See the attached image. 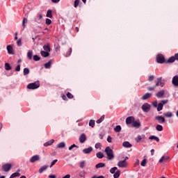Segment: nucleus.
<instances>
[{
  "instance_id": "nucleus-1",
  "label": "nucleus",
  "mask_w": 178,
  "mask_h": 178,
  "mask_svg": "<svg viewBox=\"0 0 178 178\" xmlns=\"http://www.w3.org/2000/svg\"><path fill=\"white\" fill-rule=\"evenodd\" d=\"M155 86L154 87H148L147 90L148 91H154L156 87H163L165 86V80H162V77H159L156 79V81H155Z\"/></svg>"
},
{
  "instance_id": "nucleus-2",
  "label": "nucleus",
  "mask_w": 178,
  "mask_h": 178,
  "mask_svg": "<svg viewBox=\"0 0 178 178\" xmlns=\"http://www.w3.org/2000/svg\"><path fill=\"white\" fill-rule=\"evenodd\" d=\"M105 152L107 155V159L109 161H112L115 158V156L113 155V150L111 149L109 146H107L105 149Z\"/></svg>"
},
{
  "instance_id": "nucleus-3",
  "label": "nucleus",
  "mask_w": 178,
  "mask_h": 178,
  "mask_svg": "<svg viewBox=\"0 0 178 178\" xmlns=\"http://www.w3.org/2000/svg\"><path fill=\"white\" fill-rule=\"evenodd\" d=\"M39 87H40V82L36 81V82L31 83L28 84L26 86V88H28V90H37V88H39Z\"/></svg>"
},
{
  "instance_id": "nucleus-4",
  "label": "nucleus",
  "mask_w": 178,
  "mask_h": 178,
  "mask_svg": "<svg viewBox=\"0 0 178 178\" xmlns=\"http://www.w3.org/2000/svg\"><path fill=\"white\" fill-rule=\"evenodd\" d=\"M168 100H161V102L158 104V107H157V111L158 112H161V111H162V109H163V105H166V104H168Z\"/></svg>"
},
{
  "instance_id": "nucleus-5",
  "label": "nucleus",
  "mask_w": 178,
  "mask_h": 178,
  "mask_svg": "<svg viewBox=\"0 0 178 178\" xmlns=\"http://www.w3.org/2000/svg\"><path fill=\"white\" fill-rule=\"evenodd\" d=\"M175 60H178V53L175 54L174 56L170 57L166 63H173Z\"/></svg>"
},
{
  "instance_id": "nucleus-6",
  "label": "nucleus",
  "mask_w": 178,
  "mask_h": 178,
  "mask_svg": "<svg viewBox=\"0 0 178 178\" xmlns=\"http://www.w3.org/2000/svg\"><path fill=\"white\" fill-rule=\"evenodd\" d=\"M12 169V164L11 163H6L2 165V170L3 172H9Z\"/></svg>"
},
{
  "instance_id": "nucleus-7",
  "label": "nucleus",
  "mask_w": 178,
  "mask_h": 178,
  "mask_svg": "<svg viewBox=\"0 0 178 178\" xmlns=\"http://www.w3.org/2000/svg\"><path fill=\"white\" fill-rule=\"evenodd\" d=\"M157 63H165V56L162 54H159L156 56Z\"/></svg>"
},
{
  "instance_id": "nucleus-8",
  "label": "nucleus",
  "mask_w": 178,
  "mask_h": 178,
  "mask_svg": "<svg viewBox=\"0 0 178 178\" xmlns=\"http://www.w3.org/2000/svg\"><path fill=\"white\" fill-rule=\"evenodd\" d=\"M151 109V106L148 104V103H145L143 106H142V110L143 111V112H149Z\"/></svg>"
},
{
  "instance_id": "nucleus-9",
  "label": "nucleus",
  "mask_w": 178,
  "mask_h": 178,
  "mask_svg": "<svg viewBox=\"0 0 178 178\" xmlns=\"http://www.w3.org/2000/svg\"><path fill=\"white\" fill-rule=\"evenodd\" d=\"M79 143H81V144H83V143H86V141H87V136H86L85 134H81V136H79Z\"/></svg>"
},
{
  "instance_id": "nucleus-10",
  "label": "nucleus",
  "mask_w": 178,
  "mask_h": 178,
  "mask_svg": "<svg viewBox=\"0 0 178 178\" xmlns=\"http://www.w3.org/2000/svg\"><path fill=\"white\" fill-rule=\"evenodd\" d=\"M38 161H40V156L34 155L30 159L29 162H31V163H34V162H37Z\"/></svg>"
},
{
  "instance_id": "nucleus-11",
  "label": "nucleus",
  "mask_w": 178,
  "mask_h": 178,
  "mask_svg": "<svg viewBox=\"0 0 178 178\" xmlns=\"http://www.w3.org/2000/svg\"><path fill=\"white\" fill-rule=\"evenodd\" d=\"M118 166L119 168H126V166H127V161H126V160L120 161L118 163Z\"/></svg>"
},
{
  "instance_id": "nucleus-12",
  "label": "nucleus",
  "mask_w": 178,
  "mask_h": 178,
  "mask_svg": "<svg viewBox=\"0 0 178 178\" xmlns=\"http://www.w3.org/2000/svg\"><path fill=\"white\" fill-rule=\"evenodd\" d=\"M136 143H140L141 141H144L145 140V135L142 134V135H138L136 138H135Z\"/></svg>"
},
{
  "instance_id": "nucleus-13",
  "label": "nucleus",
  "mask_w": 178,
  "mask_h": 178,
  "mask_svg": "<svg viewBox=\"0 0 178 178\" xmlns=\"http://www.w3.org/2000/svg\"><path fill=\"white\" fill-rule=\"evenodd\" d=\"M155 120H157L159 123H161V124H163V123H165V118L161 116V115H158L156 117H155Z\"/></svg>"
},
{
  "instance_id": "nucleus-14",
  "label": "nucleus",
  "mask_w": 178,
  "mask_h": 178,
  "mask_svg": "<svg viewBox=\"0 0 178 178\" xmlns=\"http://www.w3.org/2000/svg\"><path fill=\"white\" fill-rule=\"evenodd\" d=\"M135 120L134 117L133 116H129L126 118V124H131Z\"/></svg>"
},
{
  "instance_id": "nucleus-15",
  "label": "nucleus",
  "mask_w": 178,
  "mask_h": 178,
  "mask_svg": "<svg viewBox=\"0 0 178 178\" xmlns=\"http://www.w3.org/2000/svg\"><path fill=\"white\" fill-rule=\"evenodd\" d=\"M172 83L175 87H178V76L176 75L172 78Z\"/></svg>"
},
{
  "instance_id": "nucleus-16",
  "label": "nucleus",
  "mask_w": 178,
  "mask_h": 178,
  "mask_svg": "<svg viewBox=\"0 0 178 178\" xmlns=\"http://www.w3.org/2000/svg\"><path fill=\"white\" fill-rule=\"evenodd\" d=\"M82 152L86 154H91L92 152V147H89L88 148L83 149Z\"/></svg>"
},
{
  "instance_id": "nucleus-17",
  "label": "nucleus",
  "mask_w": 178,
  "mask_h": 178,
  "mask_svg": "<svg viewBox=\"0 0 178 178\" xmlns=\"http://www.w3.org/2000/svg\"><path fill=\"white\" fill-rule=\"evenodd\" d=\"M141 127V122L140 121H134L132 123V127H136V129H138V127Z\"/></svg>"
},
{
  "instance_id": "nucleus-18",
  "label": "nucleus",
  "mask_w": 178,
  "mask_h": 178,
  "mask_svg": "<svg viewBox=\"0 0 178 178\" xmlns=\"http://www.w3.org/2000/svg\"><path fill=\"white\" fill-rule=\"evenodd\" d=\"M163 95H165V90H160L159 92H158L156 94V97H157V98H163Z\"/></svg>"
},
{
  "instance_id": "nucleus-19",
  "label": "nucleus",
  "mask_w": 178,
  "mask_h": 178,
  "mask_svg": "<svg viewBox=\"0 0 178 178\" xmlns=\"http://www.w3.org/2000/svg\"><path fill=\"white\" fill-rule=\"evenodd\" d=\"M132 146L129 141H125L122 143V147H124V148H131Z\"/></svg>"
},
{
  "instance_id": "nucleus-20",
  "label": "nucleus",
  "mask_w": 178,
  "mask_h": 178,
  "mask_svg": "<svg viewBox=\"0 0 178 178\" xmlns=\"http://www.w3.org/2000/svg\"><path fill=\"white\" fill-rule=\"evenodd\" d=\"M151 97H152V95L149 92H147L142 97V99L143 100L148 99L149 98H151Z\"/></svg>"
},
{
  "instance_id": "nucleus-21",
  "label": "nucleus",
  "mask_w": 178,
  "mask_h": 178,
  "mask_svg": "<svg viewBox=\"0 0 178 178\" xmlns=\"http://www.w3.org/2000/svg\"><path fill=\"white\" fill-rule=\"evenodd\" d=\"M54 143H55V140L54 139H51V140L46 142L45 143H44V146L49 147V145H52L54 144Z\"/></svg>"
},
{
  "instance_id": "nucleus-22",
  "label": "nucleus",
  "mask_w": 178,
  "mask_h": 178,
  "mask_svg": "<svg viewBox=\"0 0 178 178\" xmlns=\"http://www.w3.org/2000/svg\"><path fill=\"white\" fill-rule=\"evenodd\" d=\"M19 172H20V170H18L17 172L13 173L10 178L19 177L20 176V173Z\"/></svg>"
},
{
  "instance_id": "nucleus-23",
  "label": "nucleus",
  "mask_w": 178,
  "mask_h": 178,
  "mask_svg": "<svg viewBox=\"0 0 178 178\" xmlns=\"http://www.w3.org/2000/svg\"><path fill=\"white\" fill-rule=\"evenodd\" d=\"M7 51L8 54L13 55V47L11 45L7 46Z\"/></svg>"
},
{
  "instance_id": "nucleus-24",
  "label": "nucleus",
  "mask_w": 178,
  "mask_h": 178,
  "mask_svg": "<svg viewBox=\"0 0 178 178\" xmlns=\"http://www.w3.org/2000/svg\"><path fill=\"white\" fill-rule=\"evenodd\" d=\"M168 159H169V156H163L160 159L159 163H162V162L168 161Z\"/></svg>"
},
{
  "instance_id": "nucleus-25",
  "label": "nucleus",
  "mask_w": 178,
  "mask_h": 178,
  "mask_svg": "<svg viewBox=\"0 0 178 178\" xmlns=\"http://www.w3.org/2000/svg\"><path fill=\"white\" fill-rule=\"evenodd\" d=\"M40 55H42V56H43V58H47V57L49 56V51H41Z\"/></svg>"
},
{
  "instance_id": "nucleus-26",
  "label": "nucleus",
  "mask_w": 178,
  "mask_h": 178,
  "mask_svg": "<svg viewBox=\"0 0 178 178\" xmlns=\"http://www.w3.org/2000/svg\"><path fill=\"white\" fill-rule=\"evenodd\" d=\"M47 169H48V165H43L39 169L38 172L42 173V172H44Z\"/></svg>"
},
{
  "instance_id": "nucleus-27",
  "label": "nucleus",
  "mask_w": 178,
  "mask_h": 178,
  "mask_svg": "<svg viewBox=\"0 0 178 178\" xmlns=\"http://www.w3.org/2000/svg\"><path fill=\"white\" fill-rule=\"evenodd\" d=\"M51 65H52V60L44 64L45 69H51Z\"/></svg>"
},
{
  "instance_id": "nucleus-28",
  "label": "nucleus",
  "mask_w": 178,
  "mask_h": 178,
  "mask_svg": "<svg viewBox=\"0 0 178 178\" xmlns=\"http://www.w3.org/2000/svg\"><path fill=\"white\" fill-rule=\"evenodd\" d=\"M43 49L46 51V52H51V47H49V44H44L43 46Z\"/></svg>"
},
{
  "instance_id": "nucleus-29",
  "label": "nucleus",
  "mask_w": 178,
  "mask_h": 178,
  "mask_svg": "<svg viewBox=\"0 0 178 178\" xmlns=\"http://www.w3.org/2000/svg\"><path fill=\"white\" fill-rule=\"evenodd\" d=\"M114 131H115V133H120V131H122V127L120 125H117L114 128Z\"/></svg>"
},
{
  "instance_id": "nucleus-30",
  "label": "nucleus",
  "mask_w": 178,
  "mask_h": 178,
  "mask_svg": "<svg viewBox=\"0 0 178 178\" xmlns=\"http://www.w3.org/2000/svg\"><path fill=\"white\" fill-rule=\"evenodd\" d=\"M149 140H154L156 143H159V138L156 136H151L149 137Z\"/></svg>"
},
{
  "instance_id": "nucleus-31",
  "label": "nucleus",
  "mask_w": 178,
  "mask_h": 178,
  "mask_svg": "<svg viewBox=\"0 0 178 178\" xmlns=\"http://www.w3.org/2000/svg\"><path fill=\"white\" fill-rule=\"evenodd\" d=\"M104 120H105V115H102L100 119H99L96 121V123H97V124H99V123H102V122H104Z\"/></svg>"
},
{
  "instance_id": "nucleus-32",
  "label": "nucleus",
  "mask_w": 178,
  "mask_h": 178,
  "mask_svg": "<svg viewBox=\"0 0 178 178\" xmlns=\"http://www.w3.org/2000/svg\"><path fill=\"white\" fill-rule=\"evenodd\" d=\"M96 169H99V168H105L104 163H99L95 165Z\"/></svg>"
},
{
  "instance_id": "nucleus-33",
  "label": "nucleus",
  "mask_w": 178,
  "mask_h": 178,
  "mask_svg": "<svg viewBox=\"0 0 178 178\" xmlns=\"http://www.w3.org/2000/svg\"><path fill=\"white\" fill-rule=\"evenodd\" d=\"M163 115H164V116H165V118H172V116H173V113H172V112H170V111L164 113Z\"/></svg>"
},
{
  "instance_id": "nucleus-34",
  "label": "nucleus",
  "mask_w": 178,
  "mask_h": 178,
  "mask_svg": "<svg viewBox=\"0 0 178 178\" xmlns=\"http://www.w3.org/2000/svg\"><path fill=\"white\" fill-rule=\"evenodd\" d=\"M96 156L99 158V159H102V158H104V153L99 152L96 154Z\"/></svg>"
},
{
  "instance_id": "nucleus-35",
  "label": "nucleus",
  "mask_w": 178,
  "mask_h": 178,
  "mask_svg": "<svg viewBox=\"0 0 178 178\" xmlns=\"http://www.w3.org/2000/svg\"><path fill=\"white\" fill-rule=\"evenodd\" d=\"M27 56H28L29 59H30V60H31V59H33V51L29 50L27 53Z\"/></svg>"
},
{
  "instance_id": "nucleus-36",
  "label": "nucleus",
  "mask_w": 178,
  "mask_h": 178,
  "mask_svg": "<svg viewBox=\"0 0 178 178\" xmlns=\"http://www.w3.org/2000/svg\"><path fill=\"white\" fill-rule=\"evenodd\" d=\"M65 147H66V144L63 142H61L57 145V148H65Z\"/></svg>"
},
{
  "instance_id": "nucleus-37",
  "label": "nucleus",
  "mask_w": 178,
  "mask_h": 178,
  "mask_svg": "<svg viewBox=\"0 0 178 178\" xmlns=\"http://www.w3.org/2000/svg\"><path fill=\"white\" fill-rule=\"evenodd\" d=\"M115 174L113 175V177L114 178H119L120 176V170H118L115 172H114Z\"/></svg>"
},
{
  "instance_id": "nucleus-38",
  "label": "nucleus",
  "mask_w": 178,
  "mask_h": 178,
  "mask_svg": "<svg viewBox=\"0 0 178 178\" xmlns=\"http://www.w3.org/2000/svg\"><path fill=\"white\" fill-rule=\"evenodd\" d=\"M89 126L90 127L94 128V127L95 126V120H90L89 122Z\"/></svg>"
},
{
  "instance_id": "nucleus-39",
  "label": "nucleus",
  "mask_w": 178,
  "mask_h": 178,
  "mask_svg": "<svg viewBox=\"0 0 178 178\" xmlns=\"http://www.w3.org/2000/svg\"><path fill=\"white\" fill-rule=\"evenodd\" d=\"M46 16H47V17H49L50 19H51V17H52V10H48Z\"/></svg>"
},
{
  "instance_id": "nucleus-40",
  "label": "nucleus",
  "mask_w": 178,
  "mask_h": 178,
  "mask_svg": "<svg viewBox=\"0 0 178 178\" xmlns=\"http://www.w3.org/2000/svg\"><path fill=\"white\" fill-rule=\"evenodd\" d=\"M5 69L6 70H12V67H10V65L8 63H5Z\"/></svg>"
},
{
  "instance_id": "nucleus-41",
  "label": "nucleus",
  "mask_w": 178,
  "mask_h": 178,
  "mask_svg": "<svg viewBox=\"0 0 178 178\" xmlns=\"http://www.w3.org/2000/svg\"><path fill=\"white\" fill-rule=\"evenodd\" d=\"M156 130H157L158 131H162L163 130V127H162V125L158 124L156 127Z\"/></svg>"
},
{
  "instance_id": "nucleus-42",
  "label": "nucleus",
  "mask_w": 178,
  "mask_h": 178,
  "mask_svg": "<svg viewBox=\"0 0 178 178\" xmlns=\"http://www.w3.org/2000/svg\"><path fill=\"white\" fill-rule=\"evenodd\" d=\"M85 166H86V161H81L79 163V168H81V169H84Z\"/></svg>"
},
{
  "instance_id": "nucleus-43",
  "label": "nucleus",
  "mask_w": 178,
  "mask_h": 178,
  "mask_svg": "<svg viewBox=\"0 0 178 178\" xmlns=\"http://www.w3.org/2000/svg\"><path fill=\"white\" fill-rule=\"evenodd\" d=\"M30 73V70L27 67L24 69V76H27Z\"/></svg>"
},
{
  "instance_id": "nucleus-44",
  "label": "nucleus",
  "mask_w": 178,
  "mask_h": 178,
  "mask_svg": "<svg viewBox=\"0 0 178 178\" xmlns=\"http://www.w3.org/2000/svg\"><path fill=\"white\" fill-rule=\"evenodd\" d=\"M73 148H79V146L76 145V144H73L68 147L69 151H72Z\"/></svg>"
},
{
  "instance_id": "nucleus-45",
  "label": "nucleus",
  "mask_w": 178,
  "mask_h": 178,
  "mask_svg": "<svg viewBox=\"0 0 178 178\" xmlns=\"http://www.w3.org/2000/svg\"><path fill=\"white\" fill-rule=\"evenodd\" d=\"M80 3V0H75L74 2V7L77 8Z\"/></svg>"
},
{
  "instance_id": "nucleus-46",
  "label": "nucleus",
  "mask_w": 178,
  "mask_h": 178,
  "mask_svg": "<svg viewBox=\"0 0 178 178\" xmlns=\"http://www.w3.org/2000/svg\"><path fill=\"white\" fill-rule=\"evenodd\" d=\"M116 170H118V168L117 167H114V168H112L111 170H110V172L113 175L115 173V172H116Z\"/></svg>"
},
{
  "instance_id": "nucleus-47",
  "label": "nucleus",
  "mask_w": 178,
  "mask_h": 178,
  "mask_svg": "<svg viewBox=\"0 0 178 178\" xmlns=\"http://www.w3.org/2000/svg\"><path fill=\"white\" fill-rule=\"evenodd\" d=\"M67 98H69V99H73V98H74V96L72 95V93H70V92H67Z\"/></svg>"
},
{
  "instance_id": "nucleus-48",
  "label": "nucleus",
  "mask_w": 178,
  "mask_h": 178,
  "mask_svg": "<svg viewBox=\"0 0 178 178\" xmlns=\"http://www.w3.org/2000/svg\"><path fill=\"white\" fill-rule=\"evenodd\" d=\"M41 59V58H40V56H38V55H35L33 56V60H35V62L40 60Z\"/></svg>"
},
{
  "instance_id": "nucleus-49",
  "label": "nucleus",
  "mask_w": 178,
  "mask_h": 178,
  "mask_svg": "<svg viewBox=\"0 0 178 178\" xmlns=\"http://www.w3.org/2000/svg\"><path fill=\"white\" fill-rule=\"evenodd\" d=\"M140 165L141 166H143V167L147 165V159H143L141 161Z\"/></svg>"
},
{
  "instance_id": "nucleus-50",
  "label": "nucleus",
  "mask_w": 178,
  "mask_h": 178,
  "mask_svg": "<svg viewBox=\"0 0 178 178\" xmlns=\"http://www.w3.org/2000/svg\"><path fill=\"white\" fill-rule=\"evenodd\" d=\"M26 23H27V19L26 17H24L22 21V26L24 28L26 27Z\"/></svg>"
},
{
  "instance_id": "nucleus-51",
  "label": "nucleus",
  "mask_w": 178,
  "mask_h": 178,
  "mask_svg": "<svg viewBox=\"0 0 178 178\" xmlns=\"http://www.w3.org/2000/svg\"><path fill=\"white\" fill-rule=\"evenodd\" d=\"M45 23L46 24H47L48 26H49V24H51L52 23V21L51 19H49V18H47L45 19Z\"/></svg>"
},
{
  "instance_id": "nucleus-52",
  "label": "nucleus",
  "mask_w": 178,
  "mask_h": 178,
  "mask_svg": "<svg viewBox=\"0 0 178 178\" xmlns=\"http://www.w3.org/2000/svg\"><path fill=\"white\" fill-rule=\"evenodd\" d=\"M70 55H72V48H70L68 51L66 53L65 56H70Z\"/></svg>"
},
{
  "instance_id": "nucleus-53",
  "label": "nucleus",
  "mask_w": 178,
  "mask_h": 178,
  "mask_svg": "<svg viewBox=\"0 0 178 178\" xmlns=\"http://www.w3.org/2000/svg\"><path fill=\"white\" fill-rule=\"evenodd\" d=\"M155 79V76H154V75H150L148 77V81H154V79Z\"/></svg>"
},
{
  "instance_id": "nucleus-54",
  "label": "nucleus",
  "mask_w": 178,
  "mask_h": 178,
  "mask_svg": "<svg viewBox=\"0 0 178 178\" xmlns=\"http://www.w3.org/2000/svg\"><path fill=\"white\" fill-rule=\"evenodd\" d=\"M95 148H96L97 149H98V148H101L102 145H101V143H97L95 144Z\"/></svg>"
},
{
  "instance_id": "nucleus-55",
  "label": "nucleus",
  "mask_w": 178,
  "mask_h": 178,
  "mask_svg": "<svg viewBox=\"0 0 178 178\" xmlns=\"http://www.w3.org/2000/svg\"><path fill=\"white\" fill-rule=\"evenodd\" d=\"M56 162H58V159L54 160L50 165V168H52V166H54V165H55Z\"/></svg>"
},
{
  "instance_id": "nucleus-56",
  "label": "nucleus",
  "mask_w": 178,
  "mask_h": 178,
  "mask_svg": "<svg viewBox=\"0 0 178 178\" xmlns=\"http://www.w3.org/2000/svg\"><path fill=\"white\" fill-rule=\"evenodd\" d=\"M17 44L18 47H22V40L21 39H19L17 41Z\"/></svg>"
},
{
  "instance_id": "nucleus-57",
  "label": "nucleus",
  "mask_w": 178,
  "mask_h": 178,
  "mask_svg": "<svg viewBox=\"0 0 178 178\" xmlns=\"http://www.w3.org/2000/svg\"><path fill=\"white\" fill-rule=\"evenodd\" d=\"M15 72H20V65H17L15 67Z\"/></svg>"
},
{
  "instance_id": "nucleus-58",
  "label": "nucleus",
  "mask_w": 178,
  "mask_h": 178,
  "mask_svg": "<svg viewBox=\"0 0 178 178\" xmlns=\"http://www.w3.org/2000/svg\"><path fill=\"white\" fill-rule=\"evenodd\" d=\"M61 98L63 99V101H67V97H66V95H61Z\"/></svg>"
},
{
  "instance_id": "nucleus-59",
  "label": "nucleus",
  "mask_w": 178,
  "mask_h": 178,
  "mask_svg": "<svg viewBox=\"0 0 178 178\" xmlns=\"http://www.w3.org/2000/svg\"><path fill=\"white\" fill-rule=\"evenodd\" d=\"M107 141L108 143H112V137L108 136L107 138Z\"/></svg>"
},
{
  "instance_id": "nucleus-60",
  "label": "nucleus",
  "mask_w": 178,
  "mask_h": 178,
  "mask_svg": "<svg viewBox=\"0 0 178 178\" xmlns=\"http://www.w3.org/2000/svg\"><path fill=\"white\" fill-rule=\"evenodd\" d=\"M49 178H56V175H49Z\"/></svg>"
},
{
  "instance_id": "nucleus-61",
  "label": "nucleus",
  "mask_w": 178,
  "mask_h": 178,
  "mask_svg": "<svg viewBox=\"0 0 178 178\" xmlns=\"http://www.w3.org/2000/svg\"><path fill=\"white\" fill-rule=\"evenodd\" d=\"M59 1H60V0H51V2H53L54 3H58V2H59Z\"/></svg>"
},
{
  "instance_id": "nucleus-62",
  "label": "nucleus",
  "mask_w": 178,
  "mask_h": 178,
  "mask_svg": "<svg viewBox=\"0 0 178 178\" xmlns=\"http://www.w3.org/2000/svg\"><path fill=\"white\" fill-rule=\"evenodd\" d=\"M99 137L100 140H102L104 138V136L102 135V134H100L99 135Z\"/></svg>"
},
{
  "instance_id": "nucleus-63",
  "label": "nucleus",
  "mask_w": 178,
  "mask_h": 178,
  "mask_svg": "<svg viewBox=\"0 0 178 178\" xmlns=\"http://www.w3.org/2000/svg\"><path fill=\"white\" fill-rule=\"evenodd\" d=\"M63 178H70V175H66Z\"/></svg>"
},
{
  "instance_id": "nucleus-64",
  "label": "nucleus",
  "mask_w": 178,
  "mask_h": 178,
  "mask_svg": "<svg viewBox=\"0 0 178 178\" xmlns=\"http://www.w3.org/2000/svg\"><path fill=\"white\" fill-rule=\"evenodd\" d=\"M41 19H42V15H38V20H41Z\"/></svg>"
}]
</instances>
